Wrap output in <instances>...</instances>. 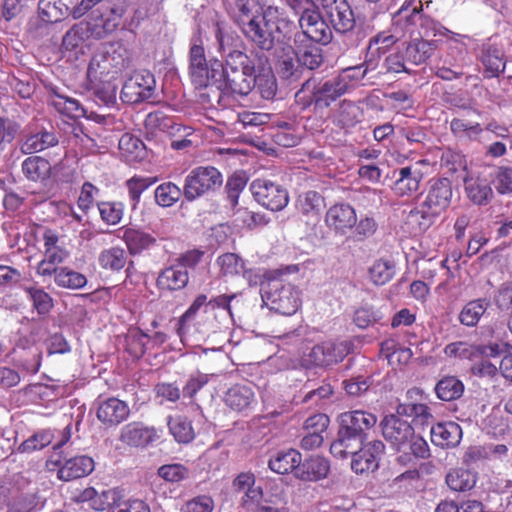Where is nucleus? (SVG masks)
Returning a JSON list of instances; mask_svg holds the SVG:
<instances>
[{
    "label": "nucleus",
    "instance_id": "nucleus-1",
    "mask_svg": "<svg viewBox=\"0 0 512 512\" xmlns=\"http://www.w3.org/2000/svg\"><path fill=\"white\" fill-rule=\"evenodd\" d=\"M214 71L213 83H218L227 92L234 95L246 96L255 86L261 88L264 98L275 95L276 84L271 68H263L262 73L256 75L254 66L243 67L239 70H224L223 63L215 60L212 63Z\"/></svg>",
    "mask_w": 512,
    "mask_h": 512
},
{
    "label": "nucleus",
    "instance_id": "nucleus-2",
    "mask_svg": "<svg viewBox=\"0 0 512 512\" xmlns=\"http://www.w3.org/2000/svg\"><path fill=\"white\" fill-rule=\"evenodd\" d=\"M293 23L284 19H279V10L277 7L269 6L256 19H251L250 23L244 25L243 33L257 46L263 50L274 48L276 57V48L279 41L287 44L289 34L292 32Z\"/></svg>",
    "mask_w": 512,
    "mask_h": 512
},
{
    "label": "nucleus",
    "instance_id": "nucleus-3",
    "mask_svg": "<svg viewBox=\"0 0 512 512\" xmlns=\"http://www.w3.org/2000/svg\"><path fill=\"white\" fill-rule=\"evenodd\" d=\"M291 41H293L291 37L285 45L279 41L276 48L277 69L283 77L295 75L299 66H305L309 70L320 66L323 59L314 41L293 43V45Z\"/></svg>",
    "mask_w": 512,
    "mask_h": 512
},
{
    "label": "nucleus",
    "instance_id": "nucleus-4",
    "mask_svg": "<svg viewBox=\"0 0 512 512\" xmlns=\"http://www.w3.org/2000/svg\"><path fill=\"white\" fill-rule=\"evenodd\" d=\"M126 67L124 51L114 45L102 49L91 58L87 77L94 86L101 83H110L115 80Z\"/></svg>",
    "mask_w": 512,
    "mask_h": 512
},
{
    "label": "nucleus",
    "instance_id": "nucleus-5",
    "mask_svg": "<svg viewBox=\"0 0 512 512\" xmlns=\"http://www.w3.org/2000/svg\"><path fill=\"white\" fill-rule=\"evenodd\" d=\"M261 298L269 309L282 315H293L301 306L300 290L279 280L262 283Z\"/></svg>",
    "mask_w": 512,
    "mask_h": 512
},
{
    "label": "nucleus",
    "instance_id": "nucleus-6",
    "mask_svg": "<svg viewBox=\"0 0 512 512\" xmlns=\"http://www.w3.org/2000/svg\"><path fill=\"white\" fill-rule=\"evenodd\" d=\"M223 184L221 172L214 166H198L185 177L183 195L188 201H194L219 189Z\"/></svg>",
    "mask_w": 512,
    "mask_h": 512
},
{
    "label": "nucleus",
    "instance_id": "nucleus-7",
    "mask_svg": "<svg viewBox=\"0 0 512 512\" xmlns=\"http://www.w3.org/2000/svg\"><path fill=\"white\" fill-rule=\"evenodd\" d=\"M304 7L299 18L301 32L295 33L293 43L314 41L315 43L328 44L332 39V31L324 21L320 13L313 7L310 0H305Z\"/></svg>",
    "mask_w": 512,
    "mask_h": 512
},
{
    "label": "nucleus",
    "instance_id": "nucleus-8",
    "mask_svg": "<svg viewBox=\"0 0 512 512\" xmlns=\"http://www.w3.org/2000/svg\"><path fill=\"white\" fill-rule=\"evenodd\" d=\"M78 5L77 0H40L39 15L35 21L30 22V31L37 25L35 34L39 36L46 32L48 24L59 22L68 15L79 19L80 17H76L74 13Z\"/></svg>",
    "mask_w": 512,
    "mask_h": 512
},
{
    "label": "nucleus",
    "instance_id": "nucleus-9",
    "mask_svg": "<svg viewBox=\"0 0 512 512\" xmlns=\"http://www.w3.org/2000/svg\"><path fill=\"white\" fill-rule=\"evenodd\" d=\"M453 189L451 181L447 178L432 180L423 201L422 217L437 216L447 209L451 203ZM421 214L419 210H413L409 214V219H416Z\"/></svg>",
    "mask_w": 512,
    "mask_h": 512
},
{
    "label": "nucleus",
    "instance_id": "nucleus-10",
    "mask_svg": "<svg viewBox=\"0 0 512 512\" xmlns=\"http://www.w3.org/2000/svg\"><path fill=\"white\" fill-rule=\"evenodd\" d=\"M201 256V252H188L181 256L177 263L163 269L157 278L158 288L166 291H177L186 287L189 280L187 267L195 265Z\"/></svg>",
    "mask_w": 512,
    "mask_h": 512
},
{
    "label": "nucleus",
    "instance_id": "nucleus-11",
    "mask_svg": "<svg viewBox=\"0 0 512 512\" xmlns=\"http://www.w3.org/2000/svg\"><path fill=\"white\" fill-rule=\"evenodd\" d=\"M352 351L351 341H325L315 345L305 356L304 361L311 366L329 367L342 361Z\"/></svg>",
    "mask_w": 512,
    "mask_h": 512
},
{
    "label": "nucleus",
    "instance_id": "nucleus-12",
    "mask_svg": "<svg viewBox=\"0 0 512 512\" xmlns=\"http://www.w3.org/2000/svg\"><path fill=\"white\" fill-rule=\"evenodd\" d=\"M250 190L260 205L272 211L284 209L289 202L287 190L269 179H255Z\"/></svg>",
    "mask_w": 512,
    "mask_h": 512
},
{
    "label": "nucleus",
    "instance_id": "nucleus-13",
    "mask_svg": "<svg viewBox=\"0 0 512 512\" xmlns=\"http://www.w3.org/2000/svg\"><path fill=\"white\" fill-rule=\"evenodd\" d=\"M233 298L234 295H220L208 299L205 294H199L179 318L178 333L180 336L190 333L191 323L201 316L202 313H205V310H209L211 307H228Z\"/></svg>",
    "mask_w": 512,
    "mask_h": 512
},
{
    "label": "nucleus",
    "instance_id": "nucleus-14",
    "mask_svg": "<svg viewBox=\"0 0 512 512\" xmlns=\"http://www.w3.org/2000/svg\"><path fill=\"white\" fill-rule=\"evenodd\" d=\"M154 89V75L147 70H140L124 83L120 98L123 102L138 103L151 98Z\"/></svg>",
    "mask_w": 512,
    "mask_h": 512
},
{
    "label": "nucleus",
    "instance_id": "nucleus-15",
    "mask_svg": "<svg viewBox=\"0 0 512 512\" xmlns=\"http://www.w3.org/2000/svg\"><path fill=\"white\" fill-rule=\"evenodd\" d=\"M382 433L386 441L400 450L407 446L414 436L412 426L395 415L386 416L381 422Z\"/></svg>",
    "mask_w": 512,
    "mask_h": 512
},
{
    "label": "nucleus",
    "instance_id": "nucleus-16",
    "mask_svg": "<svg viewBox=\"0 0 512 512\" xmlns=\"http://www.w3.org/2000/svg\"><path fill=\"white\" fill-rule=\"evenodd\" d=\"M231 315L230 303L228 307H211L191 323V330L193 329L201 337H207L217 333L228 322Z\"/></svg>",
    "mask_w": 512,
    "mask_h": 512
},
{
    "label": "nucleus",
    "instance_id": "nucleus-17",
    "mask_svg": "<svg viewBox=\"0 0 512 512\" xmlns=\"http://www.w3.org/2000/svg\"><path fill=\"white\" fill-rule=\"evenodd\" d=\"M322 7L337 32L346 33L355 26L353 11L346 0H322Z\"/></svg>",
    "mask_w": 512,
    "mask_h": 512
},
{
    "label": "nucleus",
    "instance_id": "nucleus-18",
    "mask_svg": "<svg viewBox=\"0 0 512 512\" xmlns=\"http://www.w3.org/2000/svg\"><path fill=\"white\" fill-rule=\"evenodd\" d=\"M214 61H210L208 65L203 46L198 43V40H194L190 48L189 70L192 81L197 86L203 87L213 83L212 63Z\"/></svg>",
    "mask_w": 512,
    "mask_h": 512
},
{
    "label": "nucleus",
    "instance_id": "nucleus-19",
    "mask_svg": "<svg viewBox=\"0 0 512 512\" xmlns=\"http://www.w3.org/2000/svg\"><path fill=\"white\" fill-rule=\"evenodd\" d=\"M357 222L355 209L346 203L331 206L325 215L327 227L338 235H346Z\"/></svg>",
    "mask_w": 512,
    "mask_h": 512
},
{
    "label": "nucleus",
    "instance_id": "nucleus-20",
    "mask_svg": "<svg viewBox=\"0 0 512 512\" xmlns=\"http://www.w3.org/2000/svg\"><path fill=\"white\" fill-rule=\"evenodd\" d=\"M385 446L381 441H371L362 445L355 453L351 461V469L357 473L375 471L384 453Z\"/></svg>",
    "mask_w": 512,
    "mask_h": 512
},
{
    "label": "nucleus",
    "instance_id": "nucleus-21",
    "mask_svg": "<svg viewBox=\"0 0 512 512\" xmlns=\"http://www.w3.org/2000/svg\"><path fill=\"white\" fill-rule=\"evenodd\" d=\"M53 462L58 467V478L63 481L84 477L94 470L93 459L84 455L68 459L59 456Z\"/></svg>",
    "mask_w": 512,
    "mask_h": 512
},
{
    "label": "nucleus",
    "instance_id": "nucleus-22",
    "mask_svg": "<svg viewBox=\"0 0 512 512\" xmlns=\"http://www.w3.org/2000/svg\"><path fill=\"white\" fill-rule=\"evenodd\" d=\"M160 433L161 431L153 426L132 422L123 427L121 439L130 446L145 447L159 440Z\"/></svg>",
    "mask_w": 512,
    "mask_h": 512
},
{
    "label": "nucleus",
    "instance_id": "nucleus-23",
    "mask_svg": "<svg viewBox=\"0 0 512 512\" xmlns=\"http://www.w3.org/2000/svg\"><path fill=\"white\" fill-rule=\"evenodd\" d=\"M339 422L340 427L365 439L367 432L376 425L377 418L370 412L354 410L342 413L339 417Z\"/></svg>",
    "mask_w": 512,
    "mask_h": 512
},
{
    "label": "nucleus",
    "instance_id": "nucleus-24",
    "mask_svg": "<svg viewBox=\"0 0 512 512\" xmlns=\"http://www.w3.org/2000/svg\"><path fill=\"white\" fill-rule=\"evenodd\" d=\"M91 36L89 25L83 22L73 25L64 35L62 47L75 58L83 55L89 48L88 40Z\"/></svg>",
    "mask_w": 512,
    "mask_h": 512
},
{
    "label": "nucleus",
    "instance_id": "nucleus-25",
    "mask_svg": "<svg viewBox=\"0 0 512 512\" xmlns=\"http://www.w3.org/2000/svg\"><path fill=\"white\" fill-rule=\"evenodd\" d=\"M119 494L120 492L116 489H107L99 492L93 487H88L79 494L77 500L81 503H87L93 510L101 512L109 507L113 509Z\"/></svg>",
    "mask_w": 512,
    "mask_h": 512
},
{
    "label": "nucleus",
    "instance_id": "nucleus-26",
    "mask_svg": "<svg viewBox=\"0 0 512 512\" xmlns=\"http://www.w3.org/2000/svg\"><path fill=\"white\" fill-rule=\"evenodd\" d=\"M464 190L467 198L478 206L487 205L493 198V190L489 182L474 174L465 176Z\"/></svg>",
    "mask_w": 512,
    "mask_h": 512
},
{
    "label": "nucleus",
    "instance_id": "nucleus-27",
    "mask_svg": "<svg viewBox=\"0 0 512 512\" xmlns=\"http://www.w3.org/2000/svg\"><path fill=\"white\" fill-rule=\"evenodd\" d=\"M395 173H397V179L394 183V191L397 195L409 196L419 190L423 173L417 165L402 167Z\"/></svg>",
    "mask_w": 512,
    "mask_h": 512
},
{
    "label": "nucleus",
    "instance_id": "nucleus-28",
    "mask_svg": "<svg viewBox=\"0 0 512 512\" xmlns=\"http://www.w3.org/2000/svg\"><path fill=\"white\" fill-rule=\"evenodd\" d=\"M130 409L126 402L117 398L102 401L97 409V418L104 424L118 425L129 416Z\"/></svg>",
    "mask_w": 512,
    "mask_h": 512
},
{
    "label": "nucleus",
    "instance_id": "nucleus-29",
    "mask_svg": "<svg viewBox=\"0 0 512 512\" xmlns=\"http://www.w3.org/2000/svg\"><path fill=\"white\" fill-rule=\"evenodd\" d=\"M216 38L219 45V51L225 56L224 70H239L243 67L251 66L250 60L246 54L239 50L231 49L230 42L232 38L222 33L221 29H217Z\"/></svg>",
    "mask_w": 512,
    "mask_h": 512
},
{
    "label": "nucleus",
    "instance_id": "nucleus-30",
    "mask_svg": "<svg viewBox=\"0 0 512 512\" xmlns=\"http://www.w3.org/2000/svg\"><path fill=\"white\" fill-rule=\"evenodd\" d=\"M324 198L315 191H308L298 196L296 209L307 223L315 224L319 221L324 208Z\"/></svg>",
    "mask_w": 512,
    "mask_h": 512
},
{
    "label": "nucleus",
    "instance_id": "nucleus-31",
    "mask_svg": "<svg viewBox=\"0 0 512 512\" xmlns=\"http://www.w3.org/2000/svg\"><path fill=\"white\" fill-rule=\"evenodd\" d=\"M462 438L461 427L452 421L438 423L431 428V441L439 447H455Z\"/></svg>",
    "mask_w": 512,
    "mask_h": 512
},
{
    "label": "nucleus",
    "instance_id": "nucleus-32",
    "mask_svg": "<svg viewBox=\"0 0 512 512\" xmlns=\"http://www.w3.org/2000/svg\"><path fill=\"white\" fill-rule=\"evenodd\" d=\"M363 441L361 437L339 427L337 439L331 444L330 452L339 459H345L348 456L353 458L354 453L363 445Z\"/></svg>",
    "mask_w": 512,
    "mask_h": 512
},
{
    "label": "nucleus",
    "instance_id": "nucleus-33",
    "mask_svg": "<svg viewBox=\"0 0 512 512\" xmlns=\"http://www.w3.org/2000/svg\"><path fill=\"white\" fill-rule=\"evenodd\" d=\"M348 86L344 83V80L340 75L313 87L312 99L317 103H324L326 106L330 102L336 100L338 97L348 92Z\"/></svg>",
    "mask_w": 512,
    "mask_h": 512
},
{
    "label": "nucleus",
    "instance_id": "nucleus-34",
    "mask_svg": "<svg viewBox=\"0 0 512 512\" xmlns=\"http://www.w3.org/2000/svg\"><path fill=\"white\" fill-rule=\"evenodd\" d=\"M254 392L248 384H236L230 387L224 395V402L231 409L243 411L254 402Z\"/></svg>",
    "mask_w": 512,
    "mask_h": 512
},
{
    "label": "nucleus",
    "instance_id": "nucleus-35",
    "mask_svg": "<svg viewBox=\"0 0 512 512\" xmlns=\"http://www.w3.org/2000/svg\"><path fill=\"white\" fill-rule=\"evenodd\" d=\"M121 238L131 254H138L154 244L155 239L148 233L133 227H122L118 230Z\"/></svg>",
    "mask_w": 512,
    "mask_h": 512
},
{
    "label": "nucleus",
    "instance_id": "nucleus-36",
    "mask_svg": "<svg viewBox=\"0 0 512 512\" xmlns=\"http://www.w3.org/2000/svg\"><path fill=\"white\" fill-rule=\"evenodd\" d=\"M51 169L49 161L40 156H30L22 163L23 174L28 180L33 182L43 183L49 179Z\"/></svg>",
    "mask_w": 512,
    "mask_h": 512
},
{
    "label": "nucleus",
    "instance_id": "nucleus-37",
    "mask_svg": "<svg viewBox=\"0 0 512 512\" xmlns=\"http://www.w3.org/2000/svg\"><path fill=\"white\" fill-rule=\"evenodd\" d=\"M450 129L456 138L464 142L480 141L484 133L479 123L464 118L452 119Z\"/></svg>",
    "mask_w": 512,
    "mask_h": 512
},
{
    "label": "nucleus",
    "instance_id": "nucleus-38",
    "mask_svg": "<svg viewBox=\"0 0 512 512\" xmlns=\"http://www.w3.org/2000/svg\"><path fill=\"white\" fill-rule=\"evenodd\" d=\"M301 454L295 449L280 451L269 460V468L278 474L292 472L301 464Z\"/></svg>",
    "mask_w": 512,
    "mask_h": 512
},
{
    "label": "nucleus",
    "instance_id": "nucleus-39",
    "mask_svg": "<svg viewBox=\"0 0 512 512\" xmlns=\"http://www.w3.org/2000/svg\"><path fill=\"white\" fill-rule=\"evenodd\" d=\"M489 306L486 299H475L466 303L459 315V322L466 327H475L485 315Z\"/></svg>",
    "mask_w": 512,
    "mask_h": 512
},
{
    "label": "nucleus",
    "instance_id": "nucleus-40",
    "mask_svg": "<svg viewBox=\"0 0 512 512\" xmlns=\"http://www.w3.org/2000/svg\"><path fill=\"white\" fill-rule=\"evenodd\" d=\"M58 137L51 131H40L28 136L21 145L24 154H33L58 144Z\"/></svg>",
    "mask_w": 512,
    "mask_h": 512
},
{
    "label": "nucleus",
    "instance_id": "nucleus-41",
    "mask_svg": "<svg viewBox=\"0 0 512 512\" xmlns=\"http://www.w3.org/2000/svg\"><path fill=\"white\" fill-rule=\"evenodd\" d=\"M435 49L436 41L414 39L407 45L405 59L412 64L419 65L429 59Z\"/></svg>",
    "mask_w": 512,
    "mask_h": 512
},
{
    "label": "nucleus",
    "instance_id": "nucleus-42",
    "mask_svg": "<svg viewBox=\"0 0 512 512\" xmlns=\"http://www.w3.org/2000/svg\"><path fill=\"white\" fill-rule=\"evenodd\" d=\"M127 262L126 251L118 246L102 250L98 256V264L104 270L120 271Z\"/></svg>",
    "mask_w": 512,
    "mask_h": 512
},
{
    "label": "nucleus",
    "instance_id": "nucleus-43",
    "mask_svg": "<svg viewBox=\"0 0 512 512\" xmlns=\"http://www.w3.org/2000/svg\"><path fill=\"white\" fill-rule=\"evenodd\" d=\"M169 431L179 443H189L195 437L191 421L181 415L170 416L167 421Z\"/></svg>",
    "mask_w": 512,
    "mask_h": 512
},
{
    "label": "nucleus",
    "instance_id": "nucleus-44",
    "mask_svg": "<svg viewBox=\"0 0 512 512\" xmlns=\"http://www.w3.org/2000/svg\"><path fill=\"white\" fill-rule=\"evenodd\" d=\"M50 103L59 113L70 118H79L86 114V110L76 99L57 92L51 97Z\"/></svg>",
    "mask_w": 512,
    "mask_h": 512
},
{
    "label": "nucleus",
    "instance_id": "nucleus-45",
    "mask_svg": "<svg viewBox=\"0 0 512 512\" xmlns=\"http://www.w3.org/2000/svg\"><path fill=\"white\" fill-rule=\"evenodd\" d=\"M329 471V461L324 457L315 456L304 462L300 477L307 481H317L326 478Z\"/></svg>",
    "mask_w": 512,
    "mask_h": 512
},
{
    "label": "nucleus",
    "instance_id": "nucleus-46",
    "mask_svg": "<svg viewBox=\"0 0 512 512\" xmlns=\"http://www.w3.org/2000/svg\"><path fill=\"white\" fill-rule=\"evenodd\" d=\"M435 391L439 399L452 401L462 396L464 385L458 378L447 376L438 381Z\"/></svg>",
    "mask_w": 512,
    "mask_h": 512
},
{
    "label": "nucleus",
    "instance_id": "nucleus-47",
    "mask_svg": "<svg viewBox=\"0 0 512 512\" xmlns=\"http://www.w3.org/2000/svg\"><path fill=\"white\" fill-rule=\"evenodd\" d=\"M54 282L57 286L65 289H81L86 286L87 278L84 274L68 267H61L56 272Z\"/></svg>",
    "mask_w": 512,
    "mask_h": 512
},
{
    "label": "nucleus",
    "instance_id": "nucleus-48",
    "mask_svg": "<svg viewBox=\"0 0 512 512\" xmlns=\"http://www.w3.org/2000/svg\"><path fill=\"white\" fill-rule=\"evenodd\" d=\"M363 110L351 101H343L336 114V121L344 128L354 127L361 122Z\"/></svg>",
    "mask_w": 512,
    "mask_h": 512
},
{
    "label": "nucleus",
    "instance_id": "nucleus-49",
    "mask_svg": "<svg viewBox=\"0 0 512 512\" xmlns=\"http://www.w3.org/2000/svg\"><path fill=\"white\" fill-rule=\"evenodd\" d=\"M446 483L454 491H466L474 487L476 476L467 469H453L447 474Z\"/></svg>",
    "mask_w": 512,
    "mask_h": 512
},
{
    "label": "nucleus",
    "instance_id": "nucleus-50",
    "mask_svg": "<svg viewBox=\"0 0 512 512\" xmlns=\"http://www.w3.org/2000/svg\"><path fill=\"white\" fill-rule=\"evenodd\" d=\"M23 290L27 294L28 299L32 302L33 308L39 315H45L52 309L53 299L43 288L37 286H25Z\"/></svg>",
    "mask_w": 512,
    "mask_h": 512
},
{
    "label": "nucleus",
    "instance_id": "nucleus-51",
    "mask_svg": "<svg viewBox=\"0 0 512 512\" xmlns=\"http://www.w3.org/2000/svg\"><path fill=\"white\" fill-rule=\"evenodd\" d=\"M217 264L223 276H245L247 272L243 259L234 253H226L219 256L217 258Z\"/></svg>",
    "mask_w": 512,
    "mask_h": 512
},
{
    "label": "nucleus",
    "instance_id": "nucleus-52",
    "mask_svg": "<svg viewBox=\"0 0 512 512\" xmlns=\"http://www.w3.org/2000/svg\"><path fill=\"white\" fill-rule=\"evenodd\" d=\"M395 274L393 262L385 259L376 260L369 268L370 280L376 285H384L389 282Z\"/></svg>",
    "mask_w": 512,
    "mask_h": 512
},
{
    "label": "nucleus",
    "instance_id": "nucleus-53",
    "mask_svg": "<svg viewBox=\"0 0 512 512\" xmlns=\"http://www.w3.org/2000/svg\"><path fill=\"white\" fill-rule=\"evenodd\" d=\"M183 194V190L172 182L160 184L155 189L156 203L162 207L173 206Z\"/></svg>",
    "mask_w": 512,
    "mask_h": 512
},
{
    "label": "nucleus",
    "instance_id": "nucleus-54",
    "mask_svg": "<svg viewBox=\"0 0 512 512\" xmlns=\"http://www.w3.org/2000/svg\"><path fill=\"white\" fill-rule=\"evenodd\" d=\"M53 439L54 434L51 430H40L22 442L18 449L22 453H31L48 446Z\"/></svg>",
    "mask_w": 512,
    "mask_h": 512
},
{
    "label": "nucleus",
    "instance_id": "nucleus-55",
    "mask_svg": "<svg viewBox=\"0 0 512 512\" xmlns=\"http://www.w3.org/2000/svg\"><path fill=\"white\" fill-rule=\"evenodd\" d=\"M156 181V178L142 176H134L127 180L126 186L133 208L138 205L141 194L150 186H152Z\"/></svg>",
    "mask_w": 512,
    "mask_h": 512
},
{
    "label": "nucleus",
    "instance_id": "nucleus-56",
    "mask_svg": "<svg viewBox=\"0 0 512 512\" xmlns=\"http://www.w3.org/2000/svg\"><path fill=\"white\" fill-rule=\"evenodd\" d=\"M236 7L239 11L238 22L242 28L250 23L251 19H256V16H260L265 10L258 0H238Z\"/></svg>",
    "mask_w": 512,
    "mask_h": 512
},
{
    "label": "nucleus",
    "instance_id": "nucleus-57",
    "mask_svg": "<svg viewBox=\"0 0 512 512\" xmlns=\"http://www.w3.org/2000/svg\"><path fill=\"white\" fill-rule=\"evenodd\" d=\"M98 210L103 222L108 225H116L123 217L124 205L120 202H100Z\"/></svg>",
    "mask_w": 512,
    "mask_h": 512
},
{
    "label": "nucleus",
    "instance_id": "nucleus-58",
    "mask_svg": "<svg viewBox=\"0 0 512 512\" xmlns=\"http://www.w3.org/2000/svg\"><path fill=\"white\" fill-rule=\"evenodd\" d=\"M213 376L214 374H205L200 371L190 374L182 389L183 396L192 399Z\"/></svg>",
    "mask_w": 512,
    "mask_h": 512
},
{
    "label": "nucleus",
    "instance_id": "nucleus-59",
    "mask_svg": "<svg viewBox=\"0 0 512 512\" xmlns=\"http://www.w3.org/2000/svg\"><path fill=\"white\" fill-rule=\"evenodd\" d=\"M479 352L480 351L477 346L463 341L450 343L444 349L446 356L460 359H471Z\"/></svg>",
    "mask_w": 512,
    "mask_h": 512
},
{
    "label": "nucleus",
    "instance_id": "nucleus-60",
    "mask_svg": "<svg viewBox=\"0 0 512 512\" xmlns=\"http://www.w3.org/2000/svg\"><path fill=\"white\" fill-rule=\"evenodd\" d=\"M170 128L171 134L181 137V139H175L171 142V147L174 150H184L193 145V140L189 138L193 135V128L177 123L171 125Z\"/></svg>",
    "mask_w": 512,
    "mask_h": 512
},
{
    "label": "nucleus",
    "instance_id": "nucleus-61",
    "mask_svg": "<svg viewBox=\"0 0 512 512\" xmlns=\"http://www.w3.org/2000/svg\"><path fill=\"white\" fill-rule=\"evenodd\" d=\"M112 512H150L149 505L141 499H124L121 494Z\"/></svg>",
    "mask_w": 512,
    "mask_h": 512
},
{
    "label": "nucleus",
    "instance_id": "nucleus-62",
    "mask_svg": "<svg viewBox=\"0 0 512 512\" xmlns=\"http://www.w3.org/2000/svg\"><path fill=\"white\" fill-rule=\"evenodd\" d=\"M158 475L165 481L179 482L188 476V470L181 464H168L158 469Z\"/></svg>",
    "mask_w": 512,
    "mask_h": 512
},
{
    "label": "nucleus",
    "instance_id": "nucleus-63",
    "mask_svg": "<svg viewBox=\"0 0 512 512\" xmlns=\"http://www.w3.org/2000/svg\"><path fill=\"white\" fill-rule=\"evenodd\" d=\"M381 318L378 311L369 306H362L355 311L354 322L359 328H367Z\"/></svg>",
    "mask_w": 512,
    "mask_h": 512
},
{
    "label": "nucleus",
    "instance_id": "nucleus-64",
    "mask_svg": "<svg viewBox=\"0 0 512 512\" xmlns=\"http://www.w3.org/2000/svg\"><path fill=\"white\" fill-rule=\"evenodd\" d=\"M214 509V501L209 496H197L187 501L182 512H212Z\"/></svg>",
    "mask_w": 512,
    "mask_h": 512
}]
</instances>
